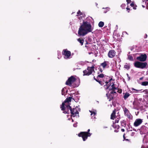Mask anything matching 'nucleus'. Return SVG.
Returning <instances> with one entry per match:
<instances>
[{
	"mask_svg": "<svg viewBox=\"0 0 148 148\" xmlns=\"http://www.w3.org/2000/svg\"><path fill=\"white\" fill-rule=\"evenodd\" d=\"M127 10L128 11V12L129 13L130 12V9L128 8V7H127L126 8Z\"/></svg>",
	"mask_w": 148,
	"mask_h": 148,
	"instance_id": "obj_47",
	"label": "nucleus"
},
{
	"mask_svg": "<svg viewBox=\"0 0 148 148\" xmlns=\"http://www.w3.org/2000/svg\"><path fill=\"white\" fill-rule=\"evenodd\" d=\"M78 136L79 137H82L84 141H85L88 138V136H90L85 132H81L78 134Z\"/></svg>",
	"mask_w": 148,
	"mask_h": 148,
	"instance_id": "obj_5",
	"label": "nucleus"
},
{
	"mask_svg": "<svg viewBox=\"0 0 148 148\" xmlns=\"http://www.w3.org/2000/svg\"><path fill=\"white\" fill-rule=\"evenodd\" d=\"M112 78H111L109 80V81H106V82H104L106 83V85H107L108 84V83L110 82L111 80H112Z\"/></svg>",
	"mask_w": 148,
	"mask_h": 148,
	"instance_id": "obj_35",
	"label": "nucleus"
},
{
	"mask_svg": "<svg viewBox=\"0 0 148 148\" xmlns=\"http://www.w3.org/2000/svg\"><path fill=\"white\" fill-rule=\"evenodd\" d=\"M104 76V75L103 74H99L97 76V78H103Z\"/></svg>",
	"mask_w": 148,
	"mask_h": 148,
	"instance_id": "obj_28",
	"label": "nucleus"
},
{
	"mask_svg": "<svg viewBox=\"0 0 148 148\" xmlns=\"http://www.w3.org/2000/svg\"><path fill=\"white\" fill-rule=\"evenodd\" d=\"M109 62L107 61H104L101 64V66L102 67L103 69L109 67Z\"/></svg>",
	"mask_w": 148,
	"mask_h": 148,
	"instance_id": "obj_14",
	"label": "nucleus"
},
{
	"mask_svg": "<svg viewBox=\"0 0 148 148\" xmlns=\"http://www.w3.org/2000/svg\"><path fill=\"white\" fill-rule=\"evenodd\" d=\"M125 134H124L123 135V139H124V140H125Z\"/></svg>",
	"mask_w": 148,
	"mask_h": 148,
	"instance_id": "obj_50",
	"label": "nucleus"
},
{
	"mask_svg": "<svg viewBox=\"0 0 148 148\" xmlns=\"http://www.w3.org/2000/svg\"><path fill=\"white\" fill-rule=\"evenodd\" d=\"M115 90H112L111 92H110V93L111 94H116V92L115 91Z\"/></svg>",
	"mask_w": 148,
	"mask_h": 148,
	"instance_id": "obj_31",
	"label": "nucleus"
},
{
	"mask_svg": "<svg viewBox=\"0 0 148 148\" xmlns=\"http://www.w3.org/2000/svg\"><path fill=\"white\" fill-rule=\"evenodd\" d=\"M121 125L123 127H125L126 125V122L124 120H123L121 121Z\"/></svg>",
	"mask_w": 148,
	"mask_h": 148,
	"instance_id": "obj_18",
	"label": "nucleus"
},
{
	"mask_svg": "<svg viewBox=\"0 0 148 148\" xmlns=\"http://www.w3.org/2000/svg\"><path fill=\"white\" fill-rule=\"evenodd\" d=\"M78 85H79V84H78ZM78 86V85H77V86H75L76 87H77V86Z\"/></svg>",
	"mask_w": 148,
	"mask_h": 148,
	"instance_id": "obj_56",
	"label": "nucleus"
},
{
	"mask_svg": "<svg viewBox=\"0 0 148 148\" xmlns=\"http://www.w3.org/2000/svg\"><path fill=\"white\" fill-rule=\"evenodd\" d=\"M64 108L63 110H62L61 109V110L63 111V113L65 114H69V110H70L71 107L69 104H66V105H64Z\"/></svg>",
	"mask_w": 148,
	"mask_h": 148,
	"instance_id": "obj_8",
	"label": "nucleus"
},
{
	"mask_svg": "<svg viewBox=\"0 0 148 148\" xmlns=\"http://www.w3.org/2000/svg\"><path fill=\"white\" fill-rule=\"evenodd\" d=\"M104 23L103 22L100 21L98 24V26L99 27H102L104 26Z\"/></svg>",
	"mask_w": 148,
	"mask_h": 148,
	"instance_id": "obj_21",
	"label": "nucleus"
},
{
	"mask_svg": "<svg viewBox=\"0 0 148 148\" xmlns=\"http://www.w3.org/2000/svg\"><path fill=\"white\" fill-rule=\"evenodd\" d=\"M94 80H95L97 82L98 81L99 79V78H98L97 77V78H96L95 77H94Z\"/></svg>",
	"mask_w": 148,
	"mask_h": 148,
	"instance_id": "obj_41",
	"label": "nucleus"
},
{
	"mask_svg": "<svg viewBox=\"0 0 148 148\" xmlns=\"http://www.w3.org/2000/svg\"><path fill=\"white\" fill-rule=\"evenodd\" d=\"M116 109L113 111L112 113L111 114L110 116V119L112 120H114L116 118Z\"/></svg>",
	"mask_w": 148,
	"mask_h": 148,
	"instance_id": "obj_15",
	"label": "nucleus"
},
{
	"mask_svg": "<svg viewBox=\"0 0 148 148\" xmlns=\"http://www.w3.org/2000/svg\"><path fill=\"white\" fill-rule=\"evenodd\" d=\"M114 131H115V132H118V131H117V130H114Z\"/></svg>",
	"mask_w": 148,
	"mask_h": 148,
	"instance_id": "obj_54",
	"label": "nucleus"
},
{
	"mask_svg": "<svg viewBox=\"0 0 148 148\" xmlns=\"http://www.w3.org/2000/svg\"><path fill=\"white\" fill-rule=\"evenodd\" d=\"M143 92L145 93V94H148V89L145 90H143Z\"/></svg>",
	"mask_w": 148,
	"mask_h": 148,
	"instance_id": "obj_33",
	"label": "nucleus"
},
{
	"mask_svg": "<svg viewBox=\"0 0 148 148\" xmlns=\"http://www.w3.org/2000/svg\"><path fill=\"white\" fill-rule=\"evenodd\" d=\"M74 99L72 98V97H67L64 101L62 103V105L60 107L61 109L62 110H63L64 108V105H66V104H69V102L71 101V99Z\"/></svg>",
	"mask_w": 148,
	"mask_h": 148,
	"instance_id": "obj_7",
	"label": "nucleus"
},
{
	"mask_svg": "<svg viewBox=\"0 0 148 148\" xmlns=\"http://www.w3.org/2000/svg\"><path fill=\"white\" fill-rule=\"evenodd\" d=\"M125 4L123 3L121 5V7L123 9H124L125 8Z\"/></svg>",
	"mask_w": 148,
	"mask_h": 148,
	"instance_id": "obj_32",
	"label": "nucleus"
},
{
	"mask_svg": "<svg viewBox=\"0 0 148 148\" xmlns=\"http://www.w3.org/2000/svg\"><path fill=\"white\" fill-rule=\"evenodd\" d=\"M143 77H141L140 78V79H139L140 80H142L143 79Z\"/></svg>",
	"mask_w": 148,
	"mask_h": 148,
	"instance_id": "obj_51",
	"label": "nucleus"
},
{
	"mask_svg": "<svg viewBox=\"0 0 148 148\" xmlns=\"http://www.w3.org/2000/svg\"><path fill=\"white\" fill-rule=\"evenodd\" d=\"M76 80V78L73 76L69 77L66 82L65 84L67 85L71 86L72 84Z\"/></svg>",
	"mask_w": 148,
	"mask_h": 148,
	"instance_id": "obj_4",
	"label": "nucleus"
},
{
	"mask_svg": "<svg viewBox=\"0 0 148 148\" xmlns=\"http://www.w3.org/2000/svg\"><path fill=\"white\" fill-rule=\"evenodd\" d=\"M120 118V117L119 116H117V119L115 120V121H114V122L113 123H114L115 124L116 123H119V119Z\"/></svg>",
	"mask_w": 148,
	"mask_h": 148,
	"instance_id": "obj_25",
	"label": "nucleus"
},
{
	"mask_svg": "<svg viewBox=\"0 0 148 148\" xmlns=\"http://www.w3.org/2000/svg\"><path fill=\"white\" fill-rule=\"evenodd\" d=\"M112 126L114 128H117V129H119V125H116L114 123H113Z\"/></svg>",
	"mask_w": 148,
	"mask_h": 148,
	"instance_id": "obj_23",
	"label": "nucleus"
},
{
	"mask_svg": "<svg viewBox=\"0 0 148 148\" xmlns=\"http://www.w3.org/2000/svg\"><path fill=\"white\" fill-rule=\"evenodd\" d=\"M93 29L90 22L84 21L79 29L78 34L79 36H84L88 33L91 32Z\"/></svg>",
	"mask_w": 148,
	"mask_h": 148,
	"instance_id": "obj_1",
	"label": "nucleus"
},
{
	"mask_svg": "<svg viewBox=\"0 0 148 148\" xmlns=\"http://www.w3.org/2000/svg\"><path fill=\"white\" fill-rule=\"evenodd\" d=\"M65 90L64 88H63L62 90V95H64L65 93Z\"/></svg>",
	"mask_w": 148,
	"mask_h": 148,
	"instance_id": "obj_36",
	"label": "nucleus"
},
{
	"mask_svg": "<svg viewBox=\"0 0 148 148\" xmlns=\"http://www.w3.org/2000/svg\"><path fill=\"white\" fill-rule=\"evenodd\" d=\"M77 41L81 44V45H83L84 41L82 38H79L78 39H77Z\"/></svg>",
	"mask_w": 148,
	"mask_h": 148,
	"instance_id": "obj_19",
	"label": "nucleus"
},
{
	"mask_svg": "<svg viewBox=\"0 0 148 148\" xmlns=\"http://www.w3.org/2000/svg\"><path fill=\"white\" fill-rule=\"evenodd\" d=\"M130 94L129 92H126L125 93V95L123 96V98L125 100H126L128 97L130 96Z\"/></svg>",
	"mask_w": 148,
	"mask_h": 148,
	"instance_id": "obj_17",
	"label": "nucleus"
},
{
	"mask_svg": "<svg viewBox=\"0 0 148 148\" xmlns=\"http://www.w3.org/2000/svg\"><path fill=\"white\" fill-rule=\"evenodd\" d=\"M71 113L72 114V116L75 117V116H76L77 114H79V112L77 110V108H72L71 107L70 110Z\"/></svg>",
	"mask_w": 148,
	"mask_h": 148,
	"instance_id": "obj_11",
	"label": "nucleus"
},
{
	"mask_svg": "<svg viewBox=\"0 0 148 148\" xmlns=\"http://www.w3.org/2000/svg\"><path fill=\"white\" fill-rule=\"evenodd\" d=\"M94 80H95L97 82L98 81L99 79V78H98L97 77V78H96L95 77H94Z\"/></svg>",
	"mask_w": 148,
	"mask_h": 148,
	"instance_id": "obj_40",
	"label": "nucleus"
},
{
	"mask_svg": "<svg viewBox=\"0 0 148 148\" xmlns=\"http://www.w3.org/2000/svg\"><path fill=\"white\" fill-rule=\"evenodd\" d=\"M106 85H104V86H105ZM106 87H105V88L106 89H107L108 88L109 86H108L107 85H106Z\"/></svg>",
	"mask_w": 148,
	"mask_h": 148,
	"instance_id": "obj_44",
	"label": "nucleus"
},
{
	"mask_svg": "<svg viewBox=\"0 0 148 148\" xmlns=\"http://www.w3.org/2000/svg\"><path fill=\"white\" fill-rule=\"evenodd\" d=\"M77 14H78L81 15L82 14V13L80 12V10H79L77 12Z\"/></svg>",
	"mask_w": 148,
	"mask_h": 148,
	"instance_id": "obj_38",
	"label": "nucleus"
},
{
	"mask_svg": "<svg viewBox=\"0 0 148 148\" xmlns=\"http://www.w3.org/2000/svg\"><path fill=\"white\" fill-rule=\"evenodd\" d=\"M130 65L129 64H127L126 63L125 64L124 66V68L127 69V70H129L130 69Z\"/></svg>",
	"mask_w": 148,
	"mask_h": 148,
	"instance_id": "obj_20",
	"label": "nucleus"
},
{
	"mask_svg": "<svg viewBox=\"0 0 148 148\" xmlns=\"http://www.w3.org/2000/svg\"><path fill=\"white\" fill-rule=\"evenodd\" d=\"M62 55L64 56V58L65 59L69 58L71 56V52L67 49H64L62 52Z\"/></svg>",
	"mask_w": 148,
	"mask_h": 148,
	"instance_id": "obj_6",
	"label": "nucleus"
},
{
	"mask_svg": "<svg viewBox=\"0 0 148 148\" xmlns=\"http://www.w3.org/2000/svg\"><path fill=\"white\" fill-rule=\"evenodd\" d=\"M124 112L125 115L128 118L130 119H132V116L130 113L129 110L126 108H125L124 109Z\"/></svg>",
	"mask_w": 148,
	"mask_h": 148,
	"instance_id": "obj_10",
	"label": "nucleus"
},
{
	"mask_svg": "<svg viewBox=\"0 0 148 148\" xmlns=\"http://www.w3.org/2000/svg\"><path fill=\"white\" fill-rule=\"evenodd\" d=\"M132 90H136V91H137V92H138V91H140V90H136L135 89H134V88H133L132 89Z\"/></svg>",
	"mask_w": 148,
	"mask_h": 148,
	"instance_id": "obj_46",
	"label": "nucleus"
},
{
	"mask_svg": "<svg viewBox=\"0 0 148 148\" xmlns=\"http://www.w3.org/2000/svg\"><path fill=\"white\" fill-rule=\"evenodd\" d=\"M135 134V133L134 132H132L131 134V136H134Z\"/></svg>",
	"mask_w": 148,
	"mask_h": 148,
	"instance_id": "obj_45",
	"label": "nucleus"
},
{
	"mask_svg": "<svg viewBox=\"0 0 148 148\" xmlns=\"http://www.w3.org/2000/svg\"><path fill=\"white\" fill-rule=\"evenodd\" d=\"M125 34H127V35H128V34H127V32H123V33L122 35H125Z\"/></svg>",
	"mask_w": 148,
	"mask_h": 148,
	"instance_id": "obj_39",
	"label": "nucleus"
},
{
	"mask_svg": "<svg viewBox=\"0 0 148 148\" xmlns=\"http://www.w3.org/2000/svg\"><path fill=\"white\" fill-rule=\"evenodd\" d=\"M100 73L99 72L98 73V74H99Z\"/></svg>",
	"mask_w": 148,
	"mask_h": 148,
	"instance_id": "obj_55",
	"label": "nucleus"
},
{
	"mask_svg": "<svg viewBox=\"0 0 148 148\" xmlns=\"http://www.w3.org/2000/svg\"><path fill=\"white\" fill-rule=\"evenodd\" d=\"M103 9H104L103 12L104 13H106L110 9V8L108 7H107L106 8H103Z\"/></svg>",
	"mask_w": 148,
	"mask_h": 148,
	"instance_id": "obj_26",
	"label": "nucleus"
},
{
	"mask_svg": "<svg viewBox=\"0 0 148 148\" xmlns=\"http://www.w3.org/2000/svg\"><path fill=\"white\" fill-rule=\"evenodd\" d=\"M94 67L93 66L91 67H88L86 70L83 71V75L89 76L91 74L93 71H94Z\"/></svg>",
	"mask_w": 148,
	"mask_h": 148,
	"instance_id": "obj_3",
	"label": "nucleus"
},
{
	"mask_svg": "<svg viewBox=\"0 0 148 148\" xmlns=\"http://www.w3.org/2000/svg\"><path fill=\"white\" fill-rule=\"evenodd\" d=\"M130 5L132 7H133L134 6V2H132L131 4H130Z\"/></svg>",
	"mask_w": 148,
	"mask_h": 148,
	"instance_id": "obj_43",
	"label": "nucleus"
},
{
	"mask_svg": "<svg viewBox=\"0 0 148 148\" xmlns=\"http://www.w3.org/2000/svg\"><path fill=\"white\" fill-rule=\"evenodd\" d=\"M126 141H130V140L128 139H125V140Z\"/></svg>",
	"mask_w": 148,
	"mask_h": 148,
	"instance_id": "obj_53",
	"label": "nucleus"
},
{
	"mask_svg": "<svg viewBox=\"0 0 148 148\" xmlns=\"http://www.w3.org/2000/svg\"><path fill=\"white\" fill-rule=\"evenodd\" d=\"M147 65V63L146 62H142L139 61H136L134 63L135 67L141 69L145 68Z\"/></svg>",
	"mask_w": 148,
	"mask_h": 148,
	"instance_id": "obj_2",
	"label": "nucleus"
},
{
	"mask_svg": "<svg viewBox=\"0 0 148 148\" xmlns=\"http://www.w3.org/2000/svg\"><path fill=\"white\" fill-rule=\"evenodd\" d=\"M128 59L130 60L131 61H133L134 60L133 57L131 55H129L128 56Z\"/></svg>",
	"mask_w": 148,
	"mask_h": 148,
	"instance_id": "obj_24",
	"label": "nucleus"
},
{
	"mask_svg": "<svg viewBox=\"0 0 148 148\" xmlns=\"http://www.w3.org/2000/svg\"><path fill=\"white\" fill-rule=\"evenodd\" d=\"M116 53V52L114 50H111L108 52V56L110 58H113L115 56Z\"/></svg>",
	"mask_w": 148,
	"mask_h": 148,
	"instance_id": "obj_12",
	"label": "nucleus"
},
{
	"mask_svg": "<svg viewBox=\"0 0 148 148\" xmlns=\"http://www.w3.org/2000/svg\"><path fill=\"white\" fill-rule=\"evenodd\" d=\"M147 56L146 54H141L140 56L137 57L136 59L140 62H144L147 59Z\"/></svg>",
	"mask_w": 148,
	"mask_h": 148,
	"instance_id": "obj_9",
	"label": "nucleus"
},
{
	"mask_svg": "<svg viewBox=\"0 0 148 148\" xmlns=\"http://www.w3.org/2000/svg\"><path fill=\"white\" fill-rule=\"evenodd\" d=\"M97 82H98L101 86H102L104 84V83L102 81H100L99 79Z\"/></svg>",
	"mask_w": 148,
	"mask_h": 148,
	"instance_id": "obj_30",
	"label": "nucleus"
},
{
	"mask_svg": "<svg viewBox=\"0 0 148 148\" xmlns=\"http://www.w3.org/2000/svg\"><path fill=\"white\" fill-rule=\"evenodd\" d=\"M89 111L91 113V116H92L93 115V116H94L95 115H96V112H95L94 111L89 110Z\"/></svg>",
	"mask_w": 148,
	"mask_h": 148,
	"instance_id": "obj_29",
	"label": "nucleus"
},
{
	"mask_svg": "<svg viewBox=\"0 0 148 148\" xmlns=\"http://www.w3.org/2000/svg\"><path fill=\"white\" fill-rule=\"evenodd\" d=\"M106 95L108 98L109 99V101H111L114 99L113 96L110 93H108V92L106 94Z\"/></svg>",
	"mask_w": 148,
	"mask_h": 148,
	"instance_id": "obj_16",
	"label": "nucleus"
},
{
	"mask_svg": "<svg viewBox=\"0 0 148 148\" xmlns=\"http://www.w3.org/2000/svg\"><path fill=\"white\" fill-rule=\"evenodd\" d=\"M121 131L122 132H124L125 131V130L124 129H122L121 130Z\"/></svg>",
	"mask_w": 148,
	"mask_h": 148,
	"instance_id": "obj_52",
	"label": "nucleus"
},
{
	"mask_svg": "<svg viewBox=\"0 0 148 148\" xmlns=\"http://www.w3.org/2000/svg\"><path fill=\"white\" fill-rule=\"evenodd\" d=\"M98 69L99 70V71L101 73H102V72L103 70L101 68L99 67V68H98Z\"/></svg>",
	"mask_w": 148,
	"mask_h": 148,
	"instance_id": "obj_37",
	"label": "nucleus"
},
{
	"mask_svg": "<svg viewBox=\"0 0 148 148\" xmlns=\"http://www.w3.org/2000/svg\"><path fill=\"white\" fill-rule=\"evenodd\" d=\"M118 92L119 93H121V92H122V90H118Z\"/></svg>",
	"mask_w": 148,
	"mask_h": 148,
	"instance_id": "obj_49",
	"label": "nucleus"
},
{
	"mask_svg": "<svg viewBox=\"0 0 148 148\" xmlns=\"http://www.w3.org/2000/svg\"><path fill=\"white\" fill-rule=\"evenodd\" d=\"M126 1L127 3V4H128L131 2V0H126Z\"/></svg>",
	"mask_w": 148,
	"mask_h": 148,
	"instance_id": "obj_42",
	"label": "nucleus"
},
{
	"mask_svg": "<svg viewBox=\"0 0 148 148\" xmlns=\"http://www.w3.org/2000/svg\"><path fill=\"white\" fill-rule=\"evenodd\" d=\"M90 131V129H89L87 131V132H86L87 134H88L90 136H91L92 134L90 133V132H89Z\"/></svg>",
	"mask_w": 148,
	"mask_h": 148,
	"instance_id": "obj_34",
	"label": "nucleus"
},
{
	"mask_svg": "<svg viewBox=\"0 0 148 148\" xmlns=\"http://www.w3.org/2000/svg\"><path fill=\"white\" fill-rule=\"evenodd\" d=\"M141 85L143 86H146L148 85V82L145 81L142 82Z\"/></svg>",
	"mask_w": 148,
	"mask_h": 148,
	"instance_id": "obj_22",
	"label": "nucleus"
},
{
	"mask_svg": "<svg viewBox=\"0 0 148 148\" xmlns=\"http://www.w3.org/2000/svg\"><path fill=\"white\" fill-rule=\"evenodd\" d=\"M143 122V120L140 119H136L134 123V125L137 127L140 125Z\"/></svg>",
	"mask_w": 148,
	"mask_h": 148,
	"instance_id": "obj_13",
	"label": "nucleus"
},
{
	"mask_svg": "<svg viewBox=\"0 0 148 148\" xmlns=\"http://www.w3.org/2000/svg\"><path fill=\"white\" fill-rule=\"evenodd\" d=\"M112 88L110 89H109V90L110 91L111 90H116L117 89V88H116L114 86V84H113L112 85Z\"/></svg>",
	"mask_w": 148,
	"mask_h": 148,
	"instance_id": "obj_27",
	"label": "nucleus"
},
{
	"mask_svg": "<svg viewBox=\"0 0 148 148\" xmlns=\"http://www.w3.org/2000/svg\"><path fill=\"white\" fill-rule=\"evenodd\" d=\"M136 7H137V6L136 5H135V6L134 5V6L133 7V9L134 10H136Z\"/></svg>",
	"mask_w": 148,
	"mask_h": 148,
	"instance_id": "obj_48",
	"label": "nucleus"
}]
</instances>
